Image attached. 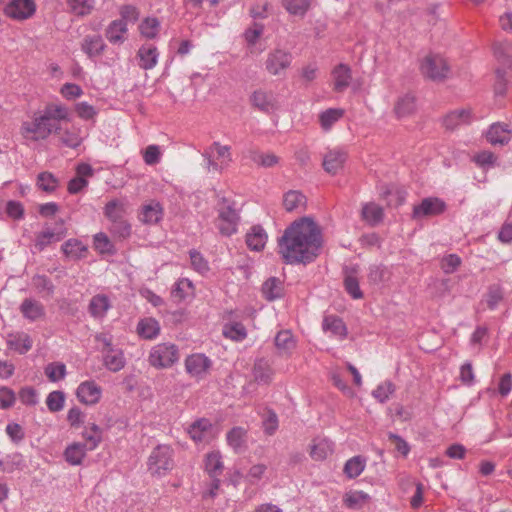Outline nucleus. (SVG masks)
Segmentation results:
<instances>
[{
	"instance_id": "864d4df0",
	"label": "nucleus",
	"mask_w": 512,
	"mask_h": 512,
	"mask_svg": "<svg viewBox=\"0 0 512 512\" xmlns=\"http://www.w3.org/2000/svg\"><path fill=\"white\" fill-rule=\"evenodd\" d=\"M8 346L20 354H25L32 348V339L27 334L17 335L8 341Z\"/></svg>"
},
{
	"instance_id": "72a5a7b5",
	"label": "nucleus",
	"mask_w": 512,
	"mask_h": 512,
	"mask_svg": "<svg viewBox=\"0 0 512 512\" xmlns=\"http://www.w3.org/2000/svg\"><path fill=\"white\" fill-rule=\"evenodd\" d=\"M324 331H330L333 335L345 337L347 334L346 326L343 320L337 316H325L322 323Z\"/></svg>"
},
{
	"instance_id": "4be33fe9",
	"label": "nucleus",
	"mask_w": 512,
	"mask_h": 512,
	"mask_svg": "<svg viewBox=\"0 0 512 512\" xmlns=\"http://www.w3.org/2000/svg\"><path fill=\"white\" fill-rule=\"evenodd\" d=\"M211 424L207 419H200L190 425L188 433L196 443L207 442L210 436Z\"/></svg>"
},
{
	"instance_id": "6ab92c4d",
	"label": "nucleus",
	"mask_w": 512,
	"mask_h": 512,
	"mask_svg": "<svg viewBox=\"0 0 512 512\" xmlns=\"http://www.w3.org/2000/svg\"><path fill=\"white\" fill-rule=\"evenodd\" d=\"M332 76L334 78L333 89L336 92H343L348 88L352 79L351 69L346 64H338L332 70Z\"/></svg>"
},
{
	"instance_id": "423d86ee",
	"label": "nucleus",
	"mask_w": 512,
	"mask_h": 512,
	"mask_svg": "<svg viewBox=\"0 0 512 512\" xmlns=\"http://www.w3.org/2000/svg\"><path fill=\"white\" fill-rule=\"evenodd\" d=\"M179 359L178 348L174 344L161 343L154 346L149 355L151 366L162 369L172 366Z\"/></svg>"
},
{
	"instance_id": "dca6fc26",
	"label": "nucleus",
	"mask_w": 512,
	"mask_h": 512,
	"mask_svg": "<svg viewBox=\"0 0 512 512\" xmlns=\"http://www.w3.org/2000/svg\"><path fill=\"white\" fill-rule=\"evenodd\" d=\"M472 110L458 109L448 113L443 119V125L448 130H455L461 125L469 124L472 121Z\"/></svg>"
},
{
	"instance_id": "2f4dec72",
	"label": "nucleus",
	"mask_w": 512,
	"mask_h": 512,
	"mask_svg": "<svg viewBox=\"0 0 512 512\" xmlns=\"http://www.w3.org/2000/svg\"><path fill=\"white\" fill-rule=\"evenodd\" d=\"M333 452V443L327 439L314 440L311 446L310 456L316 460L321 461L328 457Z\"/></svg>"
},
{
	"instance_id": "6e6d98bb",
	"label": "nucleus",
	"mask_w": 512,
	"mask_h": 512,
	"mask_svg": "<svg viewBox=\"0 0 512 512\" xmlns=\"http://www.w3.org/2000/svg\"><path fill=\"white\" fill-rule=\"evenodd\" d=\"M369 499V495L363 491H352L345 495L344 504L351 509L362 507Z\"/></svg>"
},
{
	"instance_id": "a211bd4d",
	"label": "nucleus",
	"mask_w": 512,
	"mask_h": 512,
	"mask_svg": "<svg viewBox=\"0 0 512 512\" xmlns=\"http://www.w3.org/2000/svg\"><path fill=\"white\" fill-rule=\"evenodd\" d=\"M267 233L261 225H254L247 232L245 242L249 249L261 251L267 242Z\"/></svg>"
},
{
	"instance_id": "6e6552de",
	"label": "nucleus",
	"mask_w": 512,
	"mask_h": 512,
	"mask_svg": "<svg viewBox=\"0 0 512 512\" xmlns=\"http://www.w3.org/2000/svg\"><path fill=\"white\" fill-rule=\"evenodd\" d=\"M494 53L502 66L496 69L495 92L498 95H503L505 93L506 84L508 82L507 70H512V55L506 53L502 45L495 46Z\"/></svg>"
},
{
	"instance_id": "37998d69",
	"label": "nucleus",
	"mask_w": 512,
	"mask_h": 512,
	"mask_svg": "<svg viewBox=\"0 0 512 512\" xmlns=\"http://www.w3.org/2000/svg\"><path fill=\"white\" fill-rule=\"evenodd\" d=\"M36 184L44 192L52 193L57 189L59 180L51 172L44 171L38 174Z\"/></svg>"
},
{
	"instance_id": "9b49d317",
	"label": "nucleus",
	"mask_w": 512,
	"mask_h": 512,
	"mask_svg": "<svg viewBox=\"0 0 512 512\" xmlns=\"http://www.w3.org/2000/svg\"><path fill=\"white\" fill-rule=\"evenodd\" d=\"M251 103L255 108L266 114L276 111L279 107L275 94L272 91L262 89L253 92Z\"/></svg>"
},
{
	"instance_id": "09e8293b",
	"label": "nucleus",
	"mask_w": 512,
	"mask_h": 512,
	"mask_svg": "<svg viewBox=\"0 0 512 512\" xmlns=\"http://www.w3.org/2000/svg\"><path fill=\"white\" fill-rule=\"evenodd\" d=\"M193 284L189 279L182 278L179 279L172 289V297L176 301L184 300L189 294H192Z\"/></svg>"
},
{
	"instance_id": "aec40b11",
	"label": "nucleus",
	"mask_w": 512,
	"mask_h": 512,
	"mask_svg": "<svg viewBox=\"0 0 512 512\" xmlns=\"http://www.w3.org/2000/svg\"><path fill=\"white\" fill-rule=\"evenodd\" d=\"M127 31V23L124 20L117 19L108 25L105 36L110 43L121 44L126 39Z\"/></svg>"
},
{
	"instance_id": "20e7f679",
	"label": "nucleus",
	"mask_w": 512,
	"mask_h": 512,
	"mask_svg": "<svg viewBox=\"0 0 512 512\" xmlns=\"http://www.w3.org/2000/svg\"><path fill=\"white\" fill-rule=\"evenodd\" d=\"M420 71L425 78L433 82H442L448 78L450 66L440 54L430 53L423 58Z\"/></svg>"
},
{
	"instance_id": "e433bc0d",
	"label": "nucleus",
	"mask_w": 512,
	"mask_h": 512,
	"mask_svg": "<svg viewBox=\"0 0 512 512\" xmlns=\"http://www.w3.org/2000/svg\"><path fill=\"white\" fill-rule=\"evenodd\" d=\"M162 216V206L158 202H152L143 207L141 220L146 224H156L162 219Z\"/></svg>"
},
{
	"instance_id": "b1692460",
	"label": "nucleus",
	"mask_w": 512,
	"mask_h": 512,
	"mask_svg": "<svg viewBox=\"0 0 512 512\" xmlns=\"http://www.w3.org/2000/svg\"><path fill=\"white\" fill-rule=\"evenodd\" d=\"M106 45L100 35H87L81 44L82 50L90 57L103 53Z\"/></svg>"
},
{
	"instance_id": "412c9836",
	"label": "nucleus",
	"mask_w": 512,
	"mask_h": 512,
	"mask_svg": "<svg viewBox=\"0 0 512 512\" xmlns=\"http://www.w3.org/2000/svg\"><path fill=\"white\" fill-rule=\"evenodd\" d=\"M416 111V97L407 93L398 97L394 105V112L398 118L412 115Z\"/></svg>"
},
{
	"instance_id": "c03bdc74",
	"label": "nucleus",
	"mask_w": 512,
	"mask_h": 512,
	"mask_svg": "<svg viewBox=\"0 0 512 512\" xmlns=\"http://www.w3.org/2000/svg\"><path fill=\"white\" fill-rule=\"evenodd\" d=\"M94 0H67L70 11L77 16L89 15L94 9Z\"/></svg>"
},
{
	"instance_id": "49530a36",
	"label": "nucleus",
	"mask_w": 512,
	"mask_h": 512,
	"mask_svg": "<svg viewBox=\"0 0 512 512\" xmlns=\"http://www.w3.org/2000/svg\"><path fill=\"white\" fill-rule=\"evenodd\" d=\"M344 114V111L342 109L337 108H329L325 111H323L319 115V121L321 124V127L324 130H329L334 123H336Z\"/></svg>"
},
{
	"instance_id": "680f3d73",
	"label": "nucleus",
	"mask_w": 512,
	"mask_h": 512,
	"mask_svg": "<svg viewBox=\"0 0 512 512\" xmlns=\"http://www.w3.org/2000/svg\"><path fill=\"white\" fill-rule=\"evenodd\" d=\"M394 391L395 385L391 381H385L377 386V388L372 392V395L379 402L384 403Z\"/></svg>"
},
{
	"instance_id": "1a4fd4ad",
	"label": "nucleus",
	"mask_w": 512,
	"mask_h": 512,
	"mask_svg": "<svg viewBox=\"0 0 512 512\" xmlns=\"http://www.w3.org/2000/svg\"><path fill=\"white\" fill-rule=\"evenodd\" d=\"M446 203L438 197L424 198L418 205H414L412 219L419 220L426 217L441 215L446 211Z\"/></svg>"
},
{
	"instance_id": "13d9d810",
	"label": "nucleus",
	"mask_w": 512,
	"mask_h": 512,
	"mask_svg": "<svg viewBox=\"0 0 512 512\" xmlns=\"http://www.w3.org/2000/svg\"><path fill=\"white\" fill-rule=\"evenodd\" d=\"M159 25L157 18H146L140 24V32L144 37L154 39L158 34Z\"/></svg>"
},
{
	"instance_id": "4d7b16f0",
	"label": "nucleus",
	"mask_w": 512,
	"mask_h": 512,
	"mask_svg": "<svg viewBox=\"0 0 512 512\" xmlns=\"http://www.w3.org/2000/svg\"><path fill=\"white\" fill-rule=\"evenodd\" d=\"M45 374L52 382L63 379L66 375V366L60 362L50 363L45 367Z\"/></svg>"
},
{
	"instance_id": "69168bd1",
	"label": "nucleus",
	"mask_w": 512,
	"mask_h": 512,
	"mask_svg": "<svg viewBox=\"0 0 512 512\" xmlns=\"http://www.w3.org/2000/svg\"><path fill=\"white\" fill-rule=\"evenodd\" d=\"M94 247L100 253H112L113 244L105 233H98L94 236Z\"/></svg>"
},
{
	"instance_id": "393cba45",
	"label": "nucleus",
	"mask_w": 512,
	"mask_h": 512,
	"mask_svg": "<svg viewBox=\"0 0 512 512\" xmlns=\"http://www.w3.org/2000/svg\"><path fill=\"white\" fill-rule=\"evenodd\" d=\"M88 443H73L69 445L64 452L65 460L71 465H80L86 456Z\"/></svg>"
},
{
	"instance_id": "a18cd8bd",
	"label": "nucleus",
	"mask_w": 512,
	"mask_h": 512,
	"mask_svg": "<svg viewBox=\"0 0 512 512\" xmlns=\"http://www.w3.org/2000/svg\"><path fill=\"white\" fill-rule=\"evenodd\" d=\"M275 346L282 353H289L295 347V340L289 330H283L277 333L275 337Z\"/></svg>"
},
{
	"instance_id": "7c9ffc66",
	"label": "nucleus",
	"mask_w": 512,
	"mask_h": 512,
	"mask_svg": "<svg viewBox=\"0 0 512 512\" xmlns=\"http://www.w3.org/2000/svg\"><path fill=\"white\" fill-rule=\"evenodd\" d=\"M362 218L371 226H376L384 218L383 208L375 203H367L362 207Z\"/></svg>"
},
{
	"instance_id": "9d476101",
	"label": "nucleus",
	"mask_w": 512,
	"mask_h": 512,
	"mask_svg": "<svg viewBox=\"0 0 512 512\" xmlns=\"http://www.w3.org/2000/svg\"><path fill=\"white\" fill-rule=\"evenodd\" d=\"M36 4L33 0H12L4 7V14L14 20H25L33 16Z\"/></svg>"
},
{
	"instance_id": "f704fd0d",
	"label": "nucleus",
	"mask_w": 512,
	"mask_h": 512,
	"mask_svg": "<svg viewBox=\"0 0 512 512\" xmlns=\"http://www.w3.org/2000/svg\"><path fill=\"white\" fill-rule=\"evenodd\" d=\"M305 205L306 197L300 191L290 190L284 194L283 206L286 211L292 212Z\"/></svg>"
},
{
	"instance_id": "58836bf2",
	"label": "nucleus",
	"mask_w": 512,
	"mask_h": 512,
	"mask_svg": "<svg viewBox=\"0 0 512 512\" xmlns=\"http://www.w3.org/2000/svg\"><path fill=\"white\" fill-rule=\"evenodd\" d=\"M246 430L242 427H233L226 436L228 445L233 448L236 453L242 451L245 444Z\"/></svg>"
},
{
	"instance_id": "c85d7f7f",
	"label": "nucleus",
	"mask_w": 512,
	"mask_h": 512,
	"mask_svg": "<svg viewBox=\"0 0 512 512\" xmlns=\"http://www.w3.org/2000/svg\"><path fill=\"white\" fill-rule=\"evenodd\" d=\"M110 307L109 298L104 294H97L91 298L88 310L92 317L103 318Z\"/></svg>"
},
{
	"instance_id": "4c0bfd02",
	"label": "nucleus",
	"mask_w": 512,
	"mask_h": 512,
	"mask_svg": "<svg viewBox=\"0 0 512 512\" xmlns=\"http://www.w3.org/2000/svg\"><path fill=\"white\" fill-rule=\"evenodd\" d=\"M104 214L110 224L125 218L124 204L117 199L109 201L104 208Z\"/></svg>"
},
{
	"instance_id": "4468645a",
	"label": "nucleus",
	"mask_w": 512,
	"mask_h": 512,
	"mask_svg": "<svg viewBox=\"0 0 512 512\" xmlns=\"http://www.w3.org/2000/svg\"><path fill=\"white\" fill-rule=\"evenodd\" d=\"M22 316L30 322H36L45 317V307L33 298H25L19 306Z\"/></svg>"
},
{
	"instance_id": "f03ea898",
	"label": "nucleus",
	"mask_w": 512,
	"mask_h": 512,
	"mask_svg": "<svg viewBox=\"0 0 512 512\" xmlns=\"http://www.w3.org/2000/svg\"><path fill=\"white\" fill-rule=\"evenodd\" d=\"M235 205L234 201L226 197H222L217 204L218 216L215 219V225L223 236H231L237 232L240 215Z\"/></svg>"
},
{
	"instance_id": "ddd939ff",
	"label": "nucleus",
	"mask_w": 512,
	"mask_h": 512,
	"mask_svg": "<svg viewBox=\"0 0 512 512\" xmlns=\"http://www.w3.org/2000/svg\"><path fill=\"white\" fill-rule=\"evenodd\" d=\"M76 395L83 404H96L101 397V387L94 381H85L78 386Z\"/></svg>"
},
{
	"instance_id": "bf43d9fd",
	"label": "nucleus",
	"mask_w": 512,
	"mask_h": 512,
	"mask_svg": "<svg viewBox=\"0 0 512 512\" xmlns=\"http://www.w3.org/2000/svg\"><path fill=\"white\" fill-rule=\"evenodd\" d=\"M44 113L50 118V120L57 126L59 121L64 120L68 117V110L62 105H50L44 110Z\"/></svg>"
},
{
	"instance_id": "bb28decb",
	"label": "nucleus",
	"mask_w": 512,
	"mask_h": 512,
	"mask_svg": "<svg viewBox=\"0 0 512 512\" xmlns=\"http://www.w3.org/2000/svg\"><path fill=\"white\" fill-rule=\"evenodd\" d=\"M137 333L144 339H154L160 333V325L158 321L152 317L141 319L137 324Z\"/></svg>"
},
{
	"instance_id": "79ce46f5",
	"label": "nucleus",
	"mask_w": 512,
	"mask_h": 512,
	"mask_svg": "<svg viewBox=\"0 0 512 512\" xmlns=\"http://www.w3.org/2000/svg\"><path fill=\"white\" fill-rule=\"evenodd\" d=\"M283 7L294 16L304 17L310 8V0H282Z\"/></svg>"
},
{
	"instance_id": "5fc2aeb1",
	"label": "nucleus",
	"mask_w": 512,
	"mask_h": 512,
	"mask_svg": "<svg viewBox=\"0 0 512 512\" xmlns=\"http://www.w3.org/2000/svg\"><path fill=\"white\" fill-rule=\"evenodd\" d=\"M390 278V272L384 265H372L369 267L368 280L372 284H379Z\"/></svg>"
},
{
	"instance_id": "0eeeda50",
	"label": "nucleus",
	"mask_w": 512,
	"mask_h": 512,
	"mask_svg": "<svg viewBox=\"0 0 512 512\" xmlns=\"http://www.w3.org/2000/svg\"><path fill=\"white\" fill-rule=\"evenodd\" d=\"M292 60L291 52L281 48L273 49L267 54L264 62L265 70L272 76H282L291 66Z\"/></svg>"
},
{
	"instance_id": "7ed1b4c3",
	"label": "nucleus",
	"mask_w": 512,
	"mask_h": 512,
	"mask_svg": "<svg viewBox=\"0 0 512 512\" xmlns=\"http://www.w3.org/2000/svg\"><path fill=\"white\" fill-rule=\"evenodd\" d=\"M59 130L60 127L55 125L45 113L36 116L32 121L23 122L21 126L23 137L34 141L46 139L51 133H57Z\"/></svg>"
},
{
	"instance_id": "603ef678",
	"label": "nucleus",
	"mask_w": 512,
	"mask_h": 512,
	"mask_svg": "<svg viewBox=\"0 0 512 512\" xmlns=\"http://www.w3.org/2000/svg\"><path fill=\"white\" fill-rule=\"evenodd\" d=\"M109 230L114 237L120 240H124L130 237L132 227L131 224L125 218H123L110 224Z\"/></svg>"
},
{
	"instance_id": "c9c22d12",
	"label": "nucleus",
	"mask_w": 512,
	"mask_h": 512,
	"mask_svg": "<svg viewBox=\"0 0 512 512\" xmlns=\"http://www.w3.org/2000/svg\"><path fill=\"white\" fill-rule=\"evenodd\" d=\"M249 157L257 166L263 168H271L279 163V157L274 153L251 150Z\"/></svg>"
},
{
	"instance_id": "ea45409f",
	"label": "nucleus",
	"mask_w": 512,
	"mask_h": 512,
	"mask_svg": "<svg viewBox=\"0 0 512 512\" xmlns=\"http://www.w3.org/2000/svg\"><path fill=\"white\" fill-rule=\"evenodd\" d=\"M273 371L264 360H258L253 367V376L257 383L268 384L272 379Z\"/></svg>"
},
{
	"instance_id": "a878e982",
	"label": "nucleus",
	"mask_w": 512,
	"mask_h": 512,
	"mask_svg": "<svg viewBox=\"0 0 512 512\" xmlns=\"http://www.w3.org/2000/svg\"><path fill=\"white\" fill-rule=\"evenodd\" d=\"M66 236V230L61 229L58 231H52L50 229H46L37 234L35 240V247L39 251H43L48 245L52 242H57L62 240Z\"/></svg>"
},
{
	"instance_id": "cd10ccee",
	"label": "nucleus",
	"mask_w": 512,
	"mask_h": 512,
	"mask_svg": "<svg viewBox=\"0 0 512 512\" xmlns=\"http://www.w3.org/2000/svg\"><path fill=\"white\" fill-rule=\"evenodd\" d=\"M262 293L268 301L281 298L284 294L282 281L276 277L268 278L262 285Z\"/></svg>"
},
{
	"instance_id": "774afa93",
	"label": "nucleus",
	"mask_w": 512,
	"mask_h": 512,
	"mask_svg": "<svg viewBox=\"0 0 512 512\" xmlns=\"http://www.w3.org/2000/svg\"><path fill=\"white\" fill-rule=\"evenodd\" d=\"M6 433L15 444H19L25 438V432L18 423H9L6 426Z\"/></svg>"
},
{
	"instance_id": "3c124183",
	"label": "nucleus",
	"mask_w": 512,
	"mask_h": 512,
	"mask_svg": "<svg viewBox=\"0 0 512 512\" xmlns=\"http://www.w3.org/2000/svg\"><path fill=\"white\" fill-rule=\"evenodd\" d=\"M63 253L70 258L78 259L86 251V247L77 239L67 240L61 247Z\"/></svg>"
},
{
	"instance_id": "de8ad7c7",
	"label": "nucleus",
	"mask_w": 512,
	"mask_h": 512,
	"mask_svg": "<svg viewBox=\"0 0 512 512\" xmlns=\"http://www.w3.org/2000/svg\"><path fill=\"white\" fill-rule=\"evenodd\" d=\"M365 468V460L361 456H354L344 465V473L349 478L358 477Z\"/></svg>"
},
{
	"instance_id": "a19ab883",
	"label": "nucleus",
	"mask_w": 512,
	"mask_h": 512,
	"mask_svg": "<svg viewBox=\"0 0 512 512\" xmlns=\"http://www.w3.org/2000/svg\"><path fill=\"white\" fill-rule=\"evenodd\" d=\"M205 470L211 478L219 476L223 471V463L219 452H211L206 455Z\"/></svg>"
},
{
	"instance_id": "8fccbe9b",
	"label": "nucleus",
	"mask_w": 512,
	"mask_h": 512,
	"mask_svg": "<svg viewBox=\"0 0 512 512\" xmlns=\"http://www.w3.org/2000/svg\"><path fill=\"white\" fill-rule=\"evenodd\" d=\"M223 335L234 341H242L246 338L247 331L242 323L234 322L224 326Z\"/></svg>"
},
{
	"instance_id": "338daca9",
	"label": "nucleus",
	"mask_w": 512,
	"mask_h": 512,
	"mask_svg": "<svg viewBox=\"0 0 512 512\" xmlns=\"http://www.w3.org/2000/svg\"><path fill=\"white\" fill-rule=\"evenodd\" d=\"M191 265L197 272L204 274L209 270L208 262L204 259L202 254L196 250L190 251Z\"/></svg>"
},
{
	"instance_id": "052dcab7",
	"label": "nucleus",
	"mask_w": 512,
	"mask_h": 512,
	"mask_svg": "<svg viewBox=\"0 0 512 512\" xmlns=\"http://www.w3.org/2000/svg\"><path fill=\"white\" fill-rule=\"evenodd\" d=\"M65 395L62 391H53L49 393L46 404L51 412H58L63 409Z\"/></svg>"
},
{
	"instance_id": "f257e3e1",
	"label": "nucleus",
	"mask_w": 512,
	"mask_h": 512,
	"mask_svg": "<svg viewBox=\"0 0 512 512\" xmlns=\"http://www.w3.org/2000/svg\"><path fill=\"white\" fill-rule=\"evenodd\" d=\"M322 245L321 231L309 217H303L288 226L278 238V253L286 264L312 262Z\"/></svg>"
},
{
	"instance_id": "5701e85b",
	"label": "nucleus",
	"mask_w": 512,
	"mask_h": 512,
	"mask_svg": "<svg viewBox=\"0 0 512 512\" xmlns=\"http://www.w3.org/2000/svg\"><path fill=\"white\" fill-rule=\"evenodd\" d=\"M509 133L510 130L508 129V125L495 123L490 126L486 137L488 142H490L492 145H504L510 141Z\"/></svg>"
},
{
	"instance_id": "f3484780",
	"label": "nucleus",
	"mask_w": 512,
	"mask_h": 512,
	"mask_svg": "<svg viewBox=\"0 0 512 512\" xmlns=\"http://www.w3.org/2000/svg\"><path fill=\"white\" fill-rule=\"evenodd\" d=\"M137 57L139 58V67L144 70H150L156 66L159 53L154 45L144 44L139 48Z\"/></svg>"
},
{
	"instance_id": "39448f33",
	"label": "nucleus",
	"mask_w": 512,
	"mask_h": 512,
	"mask_svg": "<svg viewBox=\"0 0 512 512\" xmlns=\"http://www.w3.org/2000/svg\"><path fill=\"white\" fill-rule=\"evenodd\" d=\"M173 450L168 445H158L148 458V470L153 475H162L173 467Z\"/></svg>"
},
{
	"instance_id": "f8f14e48",
	"label": "nucleus",
	"mask_w": 512,
	"mask_h": 512,
	"mask_svg": "<svg viewBox=\"0 0 512 512\" xmlns=\"http://www.w3.org/2000/svg\"><path fill=\"white\" fill-rule=\"evenodd\" d=\"M211 367V360L204 354H192L185 360L186 371L193 377L202 378Z\"/></svg>"
},
{
	"instance_id": "0e129e2a",
	"label": "nucleus",
	"mask_w": 512,
	"mask_h": 512,
	"mask_svg": "<svg viewBox=\"0 0 512 512\" xmlns=\"http://www.w3.org/2000/svg\"><path fill=\"white\" fill-rule=\"evenodd\" d=\"M344 286L347 293L354 299H361L363 293L360 289L359 282L356 277L348 275L345 277Z\"/></svg>"
},
{
	"instance_id": "e2e57ef3",
	"label": "nucleus",
	"mask_w": 512,
	"mask_h": 512,
	"mask_svg": "<svg viewBox=\"0 0 512 512\" xmlns=\"http://www.w3.org/2000/svg\"><path fill=\"white\" fill-rule=\"evenodd\" d=\"M461 265V258L457 254H449L442 258L441 269L445 274L455 272Z\"/></svg>"
},
{
	"instance_id": "c756f323",
	"label": "nucleus",
	"mask_w": 512,
	"mask_h": 512,
	"mask_svg": "<svg viewBox=\"0 0 512 512\" xmlns=\"http://www.w3.org/2000/svg\"><path fill=\"white\" fill-rule=\"evenodd\" d=\"M104 366L111 372H118L125 366V357L120 349L107 351L103 355Z\"/></svg>"
},
{
	"instance_id": "473e14b6",
	"label": "nucleus",
	"mask_w": 512,
	"mask_h": 512,
	"mask_svg": "<svg viewBox=\"0 0 512 512\" xmlns=\"http://www.w3.org/2000/svg\"><path fill=\"white\" fill-rule=\"evenodd\" d=\"M32 285L42 297H52L54 294L55 286L46 275H34L32 277Z\"/></svg>"
},
{
	"instance_id": "2eb2a0df",
	"label": "nucleus",
	"mask_w": 512,
	"mask_h": 512,
	"mask_svg": "<svg viewBox=\"0 0 512 512\" xmlns=\"http://www.w3.org/2000/svg\"><path fill=\"white\" fill-rule=\"evenodd\" d=\"M347 159V153L343 149H332L329 150L323 157V168L324 170L332 175H335Z\"/></svg>"
}]
</instances>
